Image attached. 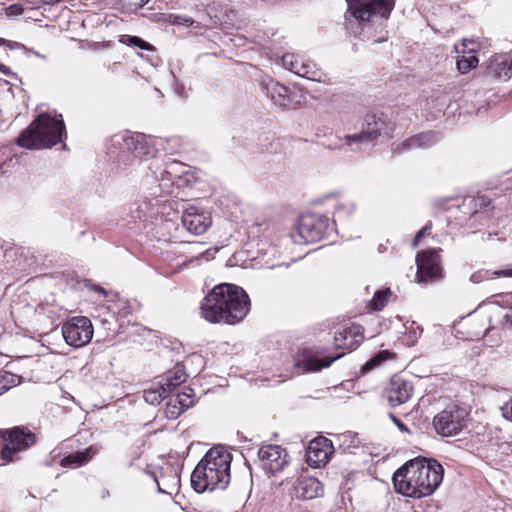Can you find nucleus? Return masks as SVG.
<instances>
[{"instance_id":"obj_33","label":"nucleus","mask_w":512,"mask_h":512,"mask_svg":"<svg viewBox=\"0 0 512 512\" xmlns=\"http://www.w3.org/2000/svg\"><path fill=\"white\" fill-rule=\"evenodd\" d=\"M474 52V48L469 49L468 55H462L457 60V69L460 73L466 74L471 69L475 68L478 64V59L475 55L471 54Z\"/></svg>"},{"instance_id":"obj_19","label":"nucleus","mask_w":512,"mask_h":512,"mask_svg":"<svg viewBox=\"0 0 512 512\" xmlns=\"http://www.w3.org/2000/svg\"><path fill=\"white\" fill-rule=\"evenodd\" d=\"M438 141V136L434 132L420 133L409 139L396 144L392 148L393 155H400L406 151L416 148H429Z\"/></svg>"},{"instance_id":"obj_40","label":"nucleus","mask_w":512,"mask_h":512,"mask_svg":"<svg viewBox=\"0 0 512 512\" xmlns=\"http://www.w3.org/2000/svg\"><path fill=\"white\" fill-rule=\"evenodd\" d=\"M149 208L147 203L138 205L136 210L132 211V218L146 221L153 214L152 211L148 212Z\"/></svg>"},{"instance_id":"obj_34","label":"nucleus","mask_w":512,"mask_h":512,"mask_svg":"<svg viewBox=\"0 0 512 512\" xmlns=\"http://www.w3.org/2000/svg\"><path fill=\"white\" fill-rule=\"evenodd\" d=\"M391 294L392 293L389 288L385 290L376 291L372 300L369 303L370 308L374 311H379L383 309Z\"/></svg>"},{"instance_id":"obj_44","label":"nucleus","mask_w":512,"mask_h":512,"mask_svg":"<svg viewBox=\"0 0 512 512\" xmlns=\"http://www.w3.org/2000/svg\"><path fill=\"white\" fill-rule=\"evenodd\" d=\"M502 415L512 421V398L501 407Z\"/></svg>"},{"instance_id":"obj_51","label":"nucleus","mask_w":512,"mask_h":512,"mask_svg":"<svg viewBox=\"0 0 512 512\" xmlns=\"http://www.w3.org/2000/svg\"><path fill=\"white\" fill-rule=\"evenodd\" d=\"M93 289L100 294L106 295L105 289L102 288L101 286H94Z\"/></svg>"},{"instance_id":"obj_43","label":"nucleus","mask_w":512,"mask_h":512,"mask_svg":"<svg viewBox=\"0 0 512 512\" xmlns=\"http://www.w3.org/2000/svg\"><path fill=\"white\" fill-rule=\"evenodd\" d=\"M25 7L22 4L16 3L12 4L6 8L7 15L9 16H19L23 14Z\"/></svg>"},{"instance_id":"obj_28","label":"nucleus","mask_w":512,"mask_h":512,"mask_svg":"<svg viewBox=\"0 0 512 512\" xmlns=\"http://www.w3.org/2000/svg\"><path fill=\"white\" fill-rule=\"evenodd\" d=\"M186 374L182 366H175L173 371H170L168 375L163 378L162 384L166 386V390L170 393L177 386L185 382Z\"/></svg>"},{"instance_id":"obj_7","label":"nucleus","mask_w":512,"mask_h":512,"mask_svg":"<svg viewBox=\"0 0 512 512\" xmlns=\"http://www.w3.org/2000/svg\"><path fill=\"white\" fill-rule=\"evenodd\" d=\"M153 178L159 182L162 194H173L174 187L182 188L189 184L190 173L187 167L178 161L155 162L149 166Z\"/></svg>"},{"instance_id":"obj_32","label":"nucleus","mask_w":512,"mask_h":512,"mask_svg":"<svg viewBox=\"0 0 512 512\" xmlns=\"http://www.w3.org/2000/svg\"><path fill=\"white\" fill-rule=\"evenodd\" d=\"M392 356L393 353L389 352L388 350L379 351L361 367L360 373L364 375L365 373L371 371L373 368L379 366L384 361L390 359Z\"/></svg>"},{"instance_id":"obj_23","label":"nucleus","mask_w":512,"mask_h":512,"mask_svg":"<svg viewBox=\"0 0 512 512\" xmlns=\"http://www.w3.org/2000/svg\"><path fill=\"white\" fill-rule=\"evenodd\" d=\"M98 452L99 447L91 445L82 451H77L65 456L61 459L60 464L63 467L77 468L88 463Z\"/></svg>"},{"instance_id":"obj_46","label":"nucleus","mask_w":512,"mask_h":512,"mask_svg":"<svg viewBox=\"0 0 512 512\" xmlns=\"http://www.w3.org/2000/svg\"><path fill=\"white\" fill-rule=\"evenodd\" d=\"M0 44H6L10 49L20 48L22 45L17 42L0 39Z\"/></svg>"},{"instance_id":"obj_41","label":"nucleus","mask_w":512,"mask_h":512,"mask_svg":"<svg viewBox=\"0 0 512 512\" xmlns=\"http://www.w3.org/2000/svg\"><path fill=\"white\" fill-rule=\"evenodd\" d=\"M175 403L181 404L185 409L191 407L194 404V399L190 394L186 392L177 393L175 396Z\"/></svg>"},{"instance_id":"obj_48","label":"nucleus","mask_w":512,"mask_h":512,"mask_svg":"<svg viewBox=\"0 0 512 512\" xmlns=\"http://www.w3.org/2000/svg\"><path fill=\"white\" fill-rule=\"evenodd\" d=\"M176 23L189 25L192 23V20L186 17H176Z\"/></svg>"},{"instance_id":"obj_26","label":"nucleus","mask_w":512,"mask_h":512,"mask_svg":"<svg viewBox=\"0 0 512 512\" xmlns=\"http://www.w3.org/2000/svg\"><path fill=\"white\" fill-rule=\"evenodd\" d=\"M300 77L316 82H326V73L318 65L309 59H303V68Z\"/></svg>"},{"instance_id":"obj_11","label":"nucleus","mask_w":512,"mask_h":512,"mask_svg":"<svg viewBox=\"0 0 512 512\" xmlns=\"http://www.w3.org/2000/svg\"><path fill=\"white\" fill-rule=\"evenodd\" d=\"M62 334L68 345L78 348L91 341L93 327L87 317H73L62 326Z\"/></svg>"},{"instance_id":"obj_36","label":"nucleus","mask_w":512,"mask_h":512,"mask_svg":"<svg viewBox=\"0 0 512 512\" xmlns=\"http://www.w3.org/2000/svg\"><path fill=\"white\" fill-rule=\"evenodd\" d=\"M120 41L129 46L139 47L142 50H146V51L154 50V47L150 43L144 41L143 39H141L138 36L124 35V36H122Z\"/></svg>"},{"instance_id":"obj_4","label":"nucleus","mask_w":512,"mask_h":512,"mask_svg":"<svg viewBox=\"0 0 512 512\" xmlns=\"http://www.w3.org/2000/svg\"><path fill=\"white\" fill-rule=\"evenodd\" d=\"M232 454L224 446L209 449L194 468L191 486L197 493L224 490L230 483Z\"/></svg>"},{"instance_id":"obj_45","label":"nucleus","mask_w":512,"mask_h":512,"mask_svg":"<svg viewBox=\"0 0 512 512\" xmlns=\"http://www.w3.org/2000/svg\"><path fill=\"white\" fill-rule=\"evenodd\" d=\"M390 418L402 432H409L407 426L402 421H400L395 415L390 414Z\"/></svg>"},{"instance_id":"obj_38","label":"nucleus","mask_w":512,"mask_h":512,"mask_svg":"<svg viewBox=\"0 0 512 512\" xmlns=\"http://www.w3.org/2000/svg\"><path fill=\"white\" fill-rule=\"evenodd\" d=\"M184 411L185 408L182 407L181 404L175 403V398L173 396H170L165 408L166 416L171 419H176Z\"/></svg>"},{"instance_id":"obj_9","label":"nucleus","mask_w":512,"mask_h":512,"mask_svg":"<svg viewBox=\"0 0 512 512\" xmlns=\"http://www.w3.org/2000/svg\"><path fill=\"white\" fill-rule=\"evenodd\" d=\"M1 434L3 438L1 459L5 462L13 461L18 452L31 447L36 442L35 434L21 427L2 431Z\"/></svg>"},{"instance_id":"obj_54","label":"nucleus","mask_w":512,"mask_h":512,"mask_svg":"<svg viewBox=\"0 0 512 512\" xmlns=\"http://www.w3.org/2000/svg\"><path fill=\"white\" fill-rule=\"evenodd\" d=\"M506 62H507V60H502V61L500 62V64H504V65H505V64H506Z\"/></svg>"},{"instance_id":"obj_25","label":"nucleus","mask_w":512,"mask_h":512,"mask_svg":"<svg viewBox=\"0 0 512 512\" xmlns=\"http://www.w3.org/2000/svg\"><path fill=\"white\" fill-rule=\"evenodd\" d=\"M268 95L273 103L281 108H286L290 104L287 87L278 82H271L267 86Z\"/></svg>"},{"instance_id":"obj_37","label":"nucleus","mask_w":512,"mask_h":512,"mask_svg":"<svg viewBox=\"0 0 512 512\" xmlns=\"http://www.w3.org/2000/svg\"><path fill=\"white\" fill-rule=\"evenodd\" d=\"M19 383V378L16 375L0 372V395L9 390L11 387Z\"/></svg>"},{"instance_id":"obj_16","label":"nucleus","mask_w":512,"mask_h":512,"mask_svg":"<svg viewBox=\"0 0 512 512\" xmlns=\"http://www.w3.org/2000/svg\"><path fill=\"white\" fill-rule=\"evenodd\" d=\"M413 391V385L409 381L393 377L384 390V396L391 407H396L406 403L413 395Z\"/></svg>"},{"instance_id":"obj_8","label":"nucleus","mask_w":512,"mask_h":512,"mask_svg":"<svg viewBox=\"0 0 512 512\" xmlns=\"http://www.w3.org/2000/svg\"><path fill=\"white\" fill-rule=\"evenodd\" d=\"M468 414L465 407L451 404L433 418V427L443 437L455 436L466 427Z\"/></svg>"},{"instance_id":"obj_49","label":"nucleus","mask_w":512,"mask_h":512,"mask_svg":"<svg viewBox=\"0 0 512 512\" xmlns=\"http://www.w3.org/2000/svg\"><path fill=\"white\" fill-rule=\"evenodd\" d=\"M289 267V264L281 263L275 266H271L272 269H278L280 271H286Z\"/></svg>"},{"instance_id":"obj_10","label":"nucleus","mask_w":512,"mask_h":512,"mask_svg":"<svg viewBox=\"0 0 512 512\" xmlns=\"http://www.w3.org/2000/svg\"><path fill=\"white\" fill-rule=\"evenodd\" d=\"M121 149L139 160H149L156 156L159 143L156 138L142 133L124 134L121 137Z\"/></svg>"},{"instance_id":"obj_5","label":"nucleus","mask_w":512,"mask_h":512,"mask_svg":"<svg viewBox=\"0 0 512 512\" xmlns=\"http://www.w3.org/2000/svg\"><path fill=\"white\" fill-rule=\"evenodd\" d=\"M65 124L62 116L41 113L21 132L16 142L27 149L50 148L63 140Z\"/></svg>"},{"instance_id":"obj_47","label":"nucleus","mask_w":512,"mask_h":512,"mask_svg":"<svg viewBox=\"0 0 512 512\" xmlns=\"http://www.w3.org/2000/svg\"><path fill=\"white\" fill-rule=\"evenodd\" d=\"M343 208L342 207H338L335 214H334V222H336L337 220H341L343 218Z\"/></svg>"},{"instance_id":"obj_22","label":"nucleus","mask_w":512,"mask_h":512,"mask_svg":"<svg viewBox=\"0 0 512 512\" xmlns=\"http://www.w3.org/2000/svg\"><path fill=\"white\" fill-rule=\"evenodd\" d=\"M340 357L325 358L319 360L313 357L310 353L304 352L302 355H298L295 360V367L301 370V372H315L322 368L329 367L332 362Z\"/></svg>"},{"instance_id":"obj_35","label":"nucleus","mask_w":512,"mask_h":512,"mask_svg":"<svg viewBox=\"0 0 512 512\" xmlns=\"http://www.w3.org/2000/svg\"><path fill=\"white\" fill-rule=\"evenodd\" d=\"M157 142L170 154L176 153L182 146V139L179 136H171L165 139L159 138Z\"/></svg>"},{"instance_id":"obj_31","label":"nucleus","mask_w":512,"mask_h":512,"mask_svg":"<svg viewBox=\"0 0 512 512\" xmlns=\"http://www.w3.org/2000/svg\"><path fill=\"white\" fill-rule=\"evenodd\" d=\"M4 258L7 263H12L14 267H20L24 258V249L16 245H10L4 250Z\"/></svg>"},{"instance_id":"obj_14","label":"nucleus","mask_w":512,"mask_h":512,"mask_svg":"<svg viewBox=\"0 0 512 512\" xmlns=\"http://www.w3.org/2000/svg\"><path fill=\"white\" fill-rule=\"evenodd\" d=\"M417 279L428 282L441 277L440 256L437 250L422 251L416 256Z\"/></svg>"},{"instance_id":"obj_1","label":"nucleus","mask_w":512,"mask_h":512,"mask_svg":"<svg viewBox=\"0 0 512 512\" xmlns=\"http://www.w3.org/2000/svg\"><path fill=\"white\" fill-rule=\"evenodd\" d=\"M347 31L362 41L374 44L387 41L386 21L395 6V0H346Z\"/></svg>"},{"instance_id":"obj_13","label":"nucleus","mask_w":512,"mask_h":512,"mask_svg":"<svg viewBox=\"0 0 512 512\" xmlns=\"http://www.w3.org/2000/svg\"><path fill=\"white\" fill-rule=\"evenodd\" d=\"M258 459L263 470L271 475L282 471L289 461L287 451L274 444L261 446L258 450Z\"/></svg>"},{"instance_id":"obj_18","label":"nucleus","mask_w":512,"mask_h":512,"mask_svg":"<svg viewBox=\"0 0 512 512\" xmlns=\"http://www.w3.org/2000/svg\"><path fill=\"white\" fill-rule=\"evenodd\" d=\"M473 320L484 322L483 329L475 332V335L487 334L498 324L512 325V309H504L496 304L488 307V313L482 317H475Z\"/></svg>"},{"instance_id":"obj_55","label":"nucleus","mask_w":512,"mask_h":512,"mask_svg":"<svg viewBox=\"0 0 512 512\" xmlns=\"http://www.w3.org/2000/svg\"><path fill=\"white\" fill-rule=\"evenodd\" d=\"M3 65H0V67H2Z\"/></svg>"},{"instance_id":"obj_39","label":"nucleus","mask_w":512,"mask_h":512,"mask_svg":"<svg viewBox=\"0 0 512 512\" xmlns=\"http://www.w3.org/2000/svg\"><path fill=\"white\" fill-rule=\"evenodd\" d=\"M487 313H488V307L485 310L478 311V312H476V314L470 316V318L468 320V324L471 327V332L470 333L472 334V336L480 337V335H475V332L478 331V330L483 329V324H484V322L476 321V320H473V319L475 317H482L483 315H485ZM485 335L486 334H481V336H485Z\"/></svg>"},{"instance_id":"obj_12","label":"nucleus","mask_w":512,"mask_h":512,"mask_svg":"<svg viewBox=\"0 0 512 512\" xmlns=\"http://www.w3.org/2000/svg\"><path fill=\"white\" fill-rule=\"evenodd\" d=\"M328 225L327 217L307 214L300 218L297 231L305 243H312L321 240L326 235Z\"/></svg>"},{"instance_id":"obj_27","label":"nucleus","mask_w":512,"mask_h":512,"mask_svg":"<svg viewBox=\"0 0 512 512\" xmlns=\"http://www.w3.org/2000/svg\"><path fill=\"white\" fill-rule=\"evenodd\" d=\"M169 393L166 390V386L162 384V381L153 383L149 388L143 391V398L145 402L151 405L159 404Z\"/></svg>"},{"instance_id":"obj_3","label":"nucleus","mask_w":512,"mask_h":512,"mask_svg":"<svg viewBox=\"0 0 512 512\" xmlns=\"http://www.w3.org/2000/svg\"><path fill=\"white\" fill-rule=\"evenodd\" d=\"M443 472V467L436 460L416 458L394 473L395 490L408 497L429 496L441 484Z\"/></svg>"},{"instance_id":"obj_24","label":"nucleus","mask_w":512,"mask_h":512,"mask_svg":"<svg viewBox=\"0 0 512 512\" xmlns=\"http://www.w3.org/2000/svg\"><path fill=\"white\" fill-rule=\"evenodd\" d=\"M155 482L159 492L172 495L178 491L180 478L177 472L169 467L160 477H155Z\"/></svg>"},{"instance_id":"obj_52","label":"nucleus","mask_w":512,"mask_h":512,"mask_svg":"<svg viewBox=\"0 0 512 512\" xmlns=\"http://www.w3.org/2000/svg\"><path fill=\"white\" fill-rule=\"evenodd\" d=\"M110 496V492L108 489H103L102 491V498H106Z\"/></svg>"},{"instance_id":"obj_53","label":"nucleus","mask_w":512,"mask_h":512,"mask_svg":"<svg viewBox=\"0 0 512 512\" xmlns=\"http://www.w3.org/2000/svg\"><path fill=\"white\" fill-rule=\"evenodd\" d=\"M508 70H511L512 71V58L510 59V65L508 67Z\"/></svg>"},{"instance_id":"obj_17","label":"nucleus","mask_w":512,"mask_h":512,"mask_svg":"<svg viewBox=\"0 0 512 512\" xmlns=\"http://www.w3.org/2000/svg\"><path fill=\"white\" fill-rule=\"evenodd\" d=\"M182 224L190 233L201 235L211 225V217L199 208L189 205L182 214Z\"/></svg>"},{"instance_id":"obj_15","label":"nucleus","mask_w":512,"mask_h":512,"mask_svg":"<svg viewBox=\"0 0 512 512\" xmlns=\"http://www.w3.org/2000/svg\"><path fill=\"white\" fill-rule=\"evenodd\" d=\"M333 453L332 441L319 436L309 442L306 451V459L310 466L320 467L325 465Z\"/></svg>"},{"instance_id":"obj_30","label":"nucleus","mask_w":512,"mask_h":512,"mask_svg":"<svg viewBox=\"0 0 512 512\" xmlns=\"http://www.w3.org/2000/svg\"><path fill=\"white\" fill-rule=\"evenodd\" d=\"M303 59L301 55L294 53L284 54L281 58L282 65L289 71L300 76V72L303 68Z\"/></svg>"},{"instance_id":"obj_50","label":"nucleus","mask_w":512,"mask_h":512,"mask_svg":"<svg viewBox=\"0 0 512 512\" xmlns=\"http://www.w3.org/2000/svg\"><path fill=\"white\" fill-rule=\"evenodd\" d=\"M467 43H468V41H467V40H463V42L461 43L462 50H460L459 45H456V50H457L458 52L462 51L463 53H465V49L467 48ZM469 43H470V44H473V42H472V41H469Z\"/></svg>"},{"instance_id":"obj_20","label":"nucleus","mask_w":512,"mask_h":512,"mask_svg":"<svg viewBox=\"0 0 512 512\" xmlns=\"http://www.w3.org/2000/svg\"><path fill=\"white\" fill-rule=\"evenodd\" d=\"M322 494V484L314 477H299L294 485V495L298 499L310 500Z\"/></svg>"},{"instance_id":"obj_2","label":"nucleus","mask_w":512,"mask_h":512,"mask_svg":"<svg viewBox=\"0 0 512 512\" xmlns=\"http://www.w3.org/2000/svg\"><path fill=\"white\" fill-rule=\"evenodd\" d=\"M249 308V297L241 287L223 283L204 297L200 313L210 323L235 324L245 318Z\"/></svg>"},{"instance_id":"obj_29","label":"nucleus","mask_w":512,"mask_h":512,"mask_svg":"<svg viewBox=\"0 0 512 512\" xmlns=\"http://www.w3.org/2000/svg\"><path fill=\"white\" fill-rule=\"evenodd\" d=\"M495 277H512V267L509 269L495 270L493 272L488 270H479L471 275L470 281L477 284Z\"/></svg>"},{"instance_id":"obj_21","label":"nucleus","mask_w":512,"mask_h":512,"mask_svg":"<svg viewBox=\"0 0 512 512\" xmlns=\"http://www.w3.org/2000/svg\"><path fill=\"white\" fill-rule=\"evenodd\" d=\"M360 330V326H352L337 331L334 336L336 347L349 351L356 349L363 340Z\"/></svg>"},{"instance_id":"obj_6","label":"nucleus","mask_w":512,"mask_h":512,"mask_svg":"<svg viewBox=\"0 0 512 512\" xmlns=\"http://www.w3.org/2000/svg\"><path fill=\"white\" fill-rule=\"evenodd\" d=\"M365 124L366 128L360 133L346 135L339 139L340 144L329 145L327 148L358 152L363 145L370 143L379 136L393 137L395 123L393 119L385 113L367 115L365 117Z\"/></svg>"},{"instance_id":"obj_42","label":"nucleus","mask_w":512,"mask_h":512,"mask_svg":"<svg viewBox=\"0 0 512 512\" xmlns=\"http://www.w3.org/2000/svg\"><path fill=\"white\" fill-rule=\"evenodd\" d=\"M431 229H432V224L431 223H428L426 224L424 227H422L415 235L414 239H413V242H412V245L413 247H417L418 244L420 243L421 239L426 236V235H429L430 232H431Z\"/></svg>"}]
</instances>
